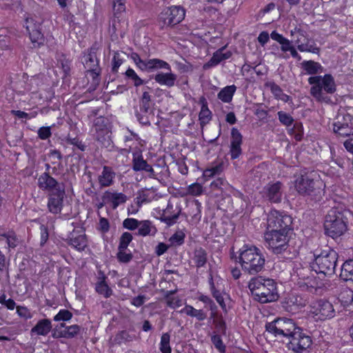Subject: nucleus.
<instances>
[{"label": "nucleus", "mask_w": 353, "mask_h": 353, "mask_svg": "<svg viewBox=\"0 0 353 353\" xmlns=\"http://www.w3.org/2000/svg\"><path fill=\"white\" fill-rule=\"evenodd\" d=\"M265 330L276 338L288 339L290 347L296 353H308L312 344L311 337L291 319L277 318L266 323Z\"/></svg>", "instance_id": "1"}, {"label": "nucleus", "mask_w": 353, "mask_h": 353, "mask_svg": "<svg viewBox=\"0 0 353 353\" xmlns=\"http://www.w3.org/2000/svg\"><path fill=\"white\" fill-rule=\"evenodd\" d=\"M238 254L236 261L245 272L254 275L264 270L265 256L256 246L244 245L238 251Z\"/></svg>", "instance_id": "2"}, {"label": "nucleus", "mask_w": 353, "mask_h": 353, "mask_svg": "<svg viewBox=\"0 0 353 353\" xmlns=\"http://www.w3.org/2000/svg\"><path fill=\"white\" fill-rule=\"evenodd\" d=\"M248 288L254 299L261 303L275 301L279 297L276 283L271 279L253 277L248 283Z\"/></svg>", "instance_id": "3"}, {"label": "nucleus", "mask_w": 353, "mask_h": 353, "mask_svg": "<svg viewBox=\"0 0 353 353\" xmlns=\"http://www.w3.org/2000/svg\"><path fill=\"white\" fill-rule=\"evenodd\" d=\"M308 83L312 85L310 94L316 101L326 103L331 102L330 98L327 94H332L336 90L334 79L331 74L310 77L308 79Z\"/></svg>", "instance_id": "4"}, {"label": "nucleus", "mask_w": 353, "mask_h": 353, "mask_svg": "<svg viewBox=\"0 0 353 353\" xmlns=\"http://www.w3.org/2000/svg\"><path fill=\"white\" fill-rule=\"evenodd\" d=\"M337 259L338 254L334 250H323L310 263V268L317 274L330 276L335 272Z\"/></svg>", "instance_id": "5"}, {"label": "nucleus", "mask_w": 353, "mask_h": 353, "mask_svg": "<svg viewBox=\"0 0 353 353\" xmlns=\"http://www.w3.org/2000/svg\"><path fill=\"white\" fill-rule=\"evenodd\" d=\"M323 185L320 175L314 170L301 174L294 183L296 191L302 195H309L316 189L321 188Z\"/></svg>", "instance_id": "6"}, {"label": "nucleus", "mask_w": 353, "mask_h": 353, "mask_svg": "<svg viewBox=\"0 0 353 353\" xmlns=\"http://www.w3.org/2000/svg\"><path fill=\"white\" fill-rule=\"evenodd\" d=\"M288 230H267L264 234L265 242L274 254H281L288 248Z\"/></svg>", "instance_id": "7"}, {"label": "nucleus", "mask_w": 353, "mask_h": 353, "mask_svg": "<svg viewBox=\"0 0 353 353\" xmlns=\"http://www.w3.org/2000/svg\"><path fill=\"white\" fill-rule=\"evenodd\" d=\"M324 228L325 234L333 239L342 235L347 229L342 214L336 210H330L325 217Z\"/></svg>", "instance_id": "8"}, {"label": "nucleus", "mask_w": 353, "mask_h": 353, "mask_svg": "<svg viewBox=\"0 0 353 353\" xmlns=\"http://www.w3.org/2000/svg\"><path fill=\"white\" fill-rule=\"evenodd\" d=\"M185 15V10L180 6L166 7L158 16V24L162 29L173 27L181 22Z\"/></svg>", "instance_id": "9"}, {"label": "nucleus", "mask_w": 353, "mask_h": 353, "mask_svg": "<svg viewBox=\"0 0 353 353\" xmlns=\"http://www.w3.org/2000/svg\"><path fill=\"white\" fill-rule=\"evenodd\" d=\"M292 222L291 216L284 212L275 210H271L268 215V230H283L290 231Z\"/></svg>", "instance_id": "10"}, {"label": "nucleus", "mask_w": 353, "mask_h": 353, "mask_svg": "<svg viewBox=\"0 0 353 353\" xmlns=\"http://www.w3.org/2000/svg\"><path fill=\"white\" fill-rule=\"evenodd\" d=\"M310 312L315 319L319 321L330 319L336 315L334 305L331 302L323 299L313 303L311 305Z\"/></svg>", "instance_id": "11"}, {"label": "nucleus", "mask_w": 353, "mask_h": 353, "mask_svg": "<svg viewBox=\"0 0 353 353\" xmlns=\"http://www.w3.org/2000/svg\"><path fill=\"white\" fill-rule=\"evenodd\" d=\"M92 130L94 132V135L98 141L105 147L110 146V130L106 118L103 117H97L93 121Z\"/></svg>", "instance_id": "12"}, {"label": "nucleus", "mask_w": 353, "mask_h": 353, "mask_svg": "<svg viewBox=\"0 0 353 353\" xmlns=\"http://www.w3.org/2000/svg\"><path fill=\"white\" fill-rule=\"evenodd\" d=\"M283 185L280 181L268 183L261 192L262 197L274 203L281 201L283 194Z\"/></svg>", "instance_id": "13"}, {"label": "nucleus", "mask_w": 353, "mask_h": 353, "mask_svg": "<svg viewBox=\"0 0 353 353\" xmlns=\"http://www.w3.org/2000/svg\"><path fill=\"white\" fill-rule=\"evenodd\" d=\"M125 0H112L111 22L114 31L118 29L119 24L125 20Z\"/></svg>", "instance_id": "14"}, {"label": "nucleus", "mask_w": 353, "mask_h": 353, "mask_svg": "<svg viewBox=\"0 0 353 353\" xmlns=\"http://www.w3.org/2000/svg\"><path fill=\"white\" fill-rule=\"evenodd\" d=\"M65 192L64 188L57 189V191L50 192L48 197V210L54 214L61 212L63 206V199Z\"/></svg>", "instance_id": "15"}, {"label": "nucleus", "mask_w": 353, "mask_h": 353, "mask_svg": "<svg viewBox=\"0 0 353 353\" xmlns=\"http://www.w3.org/2000/svg\"><path fill=\"white\" fill-rule=\"evenodd\" d=\"M40 23L35 22L32 18L26 19V28L34 47H39L44 41L43 34L40 30Z\"/></svg>", "instance_id": "16"}, {"label": "nucleus", "mask_w": 353, "mask_h": 353, "mask_svg": "<svg viewBox=\"0 0 353 353\" xmlns=\"http://www.w3.org/2000/svg\"><path fill=\"white\" fill-rule=\"evenodd\" d=\"M181 212V208L180 205H176L174 207L172 203L169 201L166 208L163 210L159 219L167 225L171 226L176 223Z\"/></svg>", "instance_id": "17"}, {"label": "nucleus", "mask_w": 353, "mask_h": 353, "mask_svg": "<svg viewBox=\"0 0 353 353\" xmlns=\"http://www.w3.org/2000/svg\"><path fill=\"white\" fill-rule=\"evenodd\" d=\"M132 168L135 172L144 171L148 173L150 178H154L156 176L152 165L143 159L141 152H134L132 154Z\"/></svg>", "instance_id": "18"}, {"label": "nucleus", "mask_w": 353, "mask_h": 353, "mask_svg": "<svg viewBox=\"0 0 353 353\" xmlns=\"http://www.w3.org/2000/svg\"><path fill=\"white\" fill-rule=\"evenodd\" d=\"M232 52L226 49V46L220 48L216 50L210 59L203 65V69L208 70L209 68L215 67L221 63L222 61L228 60L231 58Z\"/></svg>", "instance_id": "19"}, {"label": "nucleus", "mask_w": 353, "mask_h": 353, "mask_svg": "<svg viewBox=\"0 0 353 353\" xmlns=\"http://www.w3.org/2000/svg\"><path fill=\"white\" fill-rule=\"evenodd\" d=\"M37 185L41 190L50 192L57 191V189L64 188L47 172H45L39 176Z\"/></svg>", "instance_id": "20"}, {"label": "nucleus", "mask_w": 353, "mask_h": 353, "mask_svg": "<svg viewBox=\"0 0 353 353\" xmlns=\"http://www.w3.org/2000/svg\"><path fill=\"white\" fill-rule=\"evenodd\" d=\"M243 143V137L239 130L235 128L231 130V141L230 145V153L232 159L239 157L242 153L241 145Z\"/></svg>", "instance_id": "21"}, {"label": "nucleus", "mask_w": 353, "mask_h": 353, "mask_svg": "<svg viewBox=\"0 0 353 353\" xmlns=\"http://www.w3.org/2000/svg\"><path fill=\"white\" fill-rule=\"evenodd\" d=\"M68 244L79 252L83 251L88 246L86 235L73 231L68 237Z\"/></svg>", "instance_id": "22"}, {"label": "nucleus", "mask_w": 353, "mask_h": 353, "mask_svg": "<svg viewBox=\"0 0 353 353\" xmlns=\"http://www.w3.org/2000/svg\"><path fill=\"white\" fill-rule=\"evenodd\" d=\"M52 327V322L48 319H43L39 320L37 324L31 329L30 334L32 336L36 334L38 336H47L51 331Z\"/></svg>", "instance_id": "23"}, {"label": "nucleus", "mask_w": 353, "mask_h": 353, "mask_svg": "<svg viewBox=\"0 0 353 353\" xmlns=\"http://www.w3.org/2000/svg\"><path fill=\"white\" fill-rule=\"evenodd\" d=\"M115 172L109 166H103L101 174L98 176V181L101 188H106L112 185L115 178Z\"/></svg>", "instance_id": "24"}, {"label": "nucleus", "mask_w": 353, "mask_h": 353, "mask_svg": "<svg viewBox=\"0 0 353 353\" xmlns=\"http://www.w3.org/2000/svg\"><path fill=\"white\" fill-rule=\"evenodd\" d=\"M176 78V75L171 70L168 72H158L154 77V79L157 83L168 88L173 87L175 85Z\"/></svg>", "instance_id": "25"}, {"label": "nucleus", "mask_w": 353, "mask_h": 353, "mask_svg": "<svg viewBox=\"0 0 353 353\" xmlns=\"http://www.w3.org/2000/svg\"><path fill=\"white\" fill-rule=\"evenodd\" d=\"M160 69L170 71L171 67L168 62L163 60L159 59H150L145 60L142 71L153 72Z\"/></svg>", "instance_id": "26"}, {"label": "nucleus", "mask_w": 353, "mask_h": 353, "mask_svg": "<svg viewBox=\"0 0 353 353\" xmlns=\"http://www.w3.org/2000/svg\"><path fill=\"white\" fill-rule=\"evenodd\" d=\"M101 274V276L99 277L95 284V291L104 298L108 299L112 295L113 291L106 282V276L103 273Z\"/></svg>", "instance_id": "27"}, {"label": "nucleus", "mask_w": 353, "mask_h": 353, "mask_svg": "<svg viewBox=\"0 0 353 353\" xmlns=\"http://www.w3.org/2000/svg\"><path fill=\"white\" fill-rule=\"evenodd\" d=\"M137 234L141 236H154L157 229L150 220L139 221Z\"/></svg>", "instance_id": "28"}, {"label": "nucleus", "mask_w": 353, "mask_h": 353, "mask_svg": "<svg viewBox=\"0 0 353 353\" xmlns=\"http://www.w3.org/2000/svg\"><path fill=\"white\" fill-rule=\"evenodd\" d=\"M179 312L185 314L190 317L196 318L198 321H202L207 318V314L203 310H197L190 305H185Z\"/></svg>", "instance_id": "29"}, {"label": "nucleus", "mask_w": 353, "mask_h": 353, "mask_svg": "<svg viewBox=\"0 0 353 353\" xmlns=\"http://www.w3.org/2000/svg\"><path fill=\"white\" fill-rule=\"evenodd\" d=\"M201 103V111L199 114V120L201 126L208 124L212 119V112L209 110L208 103L204 97L200 99Z\"/></svg>", "instance_id": "30"}, {"label": "nucleus", "mask_w": 353, "mask_h": 353, "mask_svg": "<svg viewBox=\"0 0 353 353\" xmlns=\"http://www.w3.org/2000/svg\"><path fill=\"white\" fill-rule=\"evenodd\" d=\"M301 66L306 74L315 75L323 72L322 65L319 63L312 60L303 61L301 63Z\"/></svg>", "instance_id": "31"}, {"label": "nucleus", "mask_w": 353, "mask_h": 353, "mask_svg": "<svg viewBox=\"0 0 353 353\" xmlns=\"http://www.w3.org/2000/svg\"><path fill=\"white\" fill-rule=\"evenodd\" d=\"M236 90V86L235 85H227L220 90L217 97L223 103H230L232 101Z\"/></svg>", "instance_id": "32"}, {"label": "nucleus", "mask_w": 353, "mask_h": 353, "mask_svg": "<svg viewBox=\"0 0 353 353\" xmlns=\"http://www.w3.org/2000/svg\"><path fill=\"white\" fill-rule=\"evenodd\" d=\"M105 194L108 201L111 202L114 209L117 208L119 205L125 203L127 201V196L121 192H106Z\"/></svg>", "instance_id": "33"}, {"label": "nucleus", "mask_w": 353, "mask_h": 353, "mask_svg": "<svg viewBox=\"0 0 353 353\" xmlns=\"http://www.w3.org/2000/svg\"><path fill=\"white\" fill-rule=\"evenodd\" d=\"M192 260L196 268L203 267L208 260L205 250L201 248L196 249L193 253Z\"/></svg>", "instance_id": "34"}, {"label": "nucleus", "mask_w": 353, "mask_h": 353, "mask_svg": "<svg viewBox=\"0 0 353 353\" xmlns=\"http://www.w3.org/2000/svg\"><path fill=\"white\" fill-rule=\"evenodd\" d=\"M266 86L270 88L271 92L276 99L284 102H288L289 101L290 97L285 94L280 86L274 82H269L266 83Z\"/></svg>", "instance_id": "35"}, {"label": "nucleus", "mask_w": 353, "mask_h": 353, "mask_svg": "<svg viewBox=\"0 0 353 353\" xmlns=\"http://www.w3.org/2000/svg\"><path fill=\"white\" fill-rule=\"evenodd\" d=\"M0 241H5L8 248H14L19 243V239L12 231L0 234Z\"/></svg>", "instance_id": "36"}, {"label": "nucleus", "mask_w": 353, "mask_h": 353, "mask_svg": "<svg viewBox=\"0 0 353 353\" xmlns=\"http://www.w3.org/2000/svg\"><path fill=\"white\" fill-rule=\"evenodd\" d=\"M135 339L136 336L134 334H130L128 331L122 330L115 335L114 338V343L118 345H121L122 343L131 342Z\"/></svg>", "instance_id": "37"}, {"label": "nucleus", "mask_w": 353, "mask_h": 353, "mask_svg": "<svg viewBox=\"0 0 353 353\" xmlns=\"http://www.w3.org/2000/svg\"><path fill=\"white\" fill-rule=\"evenodd\" d=\"M341 275L346 281H353V259L346 261L343 264Z\"/></svg>", "instance_id": "38"}, {"label": "nucleus", "mask_w": 353, "mask_h": 353, "mask_svg": "<svg viewBox=\"0 0 353 353\" xmlns=\"http://www.w3.org/2000/svg\"><path fill=\"white\" fill-rule=\"evenodd\" d=\"M223 171V165L219 163L216 165L215 166L203 170V179L204 181H209L211 178L214 177L216 175L220 174Z\"/></svg>", "instance_id": "39"}, {"label": "nucleus", "mask_w": 353, "mask_h": 353, "mask_svg": "<svg viewBox=\"0 0 353 353\" xmlns=\"http://www.w3.org/2000/svg\"><path fill=\"white\" fill-rule=\"evenodd\" d=\"M189 214L195 220H199L201 216V203L198 200H194L188 205Z\"/></svg>", "instance_id": "40"}, {"label": "nucleus", "mask_w": 353, "mask_h": 353, "mask_svg": "<svg viewBox=\"0 0 353 353\" xmlns=\"http://www.w3.org/2000/svg\"><path fill=\"white\" fill-rule=\"evenodd\" d=\"M295 43L297 44V49L301 52H307L313 54H319L320 52L319 48L317 47L314 42L312 43H310L309 42L306 43H299V40L297 39Z\"/></svg>", "instance_id": "41"}, {"label": "nucleus", "mask_w": 353, "mask_h": 353, "mask_svg": "<svg viewBox=\"0 0 353 353\" xmlns=\"http://www.w3.org/2000/svg\"><path fill=\"white\" fill-rule=\"evenodd\" d=\"M170 335L169 333H163L161 337L159 350L161 353H171L172 349L170 345Z\"/></svg>", "instance_id": "42"}, {"label": "nucleus", "mask_w": 353, "mask_h": 353, "mask_svg": "<svg viewBox=\"0 0 353 353\" xmlns=\"http://www.w3.org/2000/svg\"><path fill=\"white\" fill-rule=\"evenodd\" d=\"M155 197L154 191L151 190H146L145 191H142L135 198V200L141 203L142 204L151 202Z\"/></svg>", "instance_id": "43"}, {"label": "nucleus", "mask_w": 353, "mask_h": 353, "mask_svg": "<svg viewBox=\"0 0 353 353\" xmlns=\"http://www.w3.org/2000/svg\"><path fill=\"white\" fill-rule=\"evenodd\" d=\"M333 130L334 133L341 137H347L351 134V130L347 123L336 122L334 123Z\"/></svg>", "instance_id": "44"}, {"label": "nucleus", "mask_w": 353, "mask_h": 353, "mask_svg": "<svg viewBox=\"0 0 353 353\" xmlns=\"http://www.w3.org/2000/svg\"><path fill=\"white\" fill-rule=\"evenodd\" d=\"M84 67L87 69V71L92 69L99 68V60L94 54H89L85 58Z\"/></svg>", "instance_id": "45"}, {"label": "nucleus", "mask_w": 353, "mask_h": 353, "mask_svg": "<svg viewBox=\"0 0 353 353\" xmlns=\"http://www.w3.org/2000/svg\"><path fill=\"white\" fill-rule=\"evenodd\" d=\"M203 185L199 183H193L187 188V194L194 196H199L203 194Z\"/></svg>", "instance_id": "46"}, {"label": "nucleus", "mask_w": 353, "mask_h": 353, "mask_svg": "<svg viewBox=\"0 0 353 353\" xmlns=\"http://www.w3.org/2000/svg\"><path fill=\"white\" fill-rule=\"evenodd\" d=\"M61 326L65 327V330L63 331V336L67 338H72L75 336L81 330V327L78 325L65 326V324L62 323Z\"/></svg>", "instance_id": "47"}, {"label": "nucleus", "mask_w": 353, "mask_h": 353, "mask_svg": "<svg viewBox=\"0 0 353 353\" xmlns=\"http://www.w3.org/2000/svg\"><path fill=\"white\" fill-rule=\"evenodd\" d=\"M125 75L128 79L133 81L134 85L136 87L143 84V81L137 75L136 72L132 68H129L125 71Z\"/></svg>", "instance_id": "48"}, {"label": "nucleus", "mask_w": 353, "mask_h": 353, "mask_svg": "<svg viewBox=\"0 0 353 353\" xmlns=\"http://www.w3.org/2000/svg\"><path fill=\"white\" fill-rule=\"evenodd\" d=\"M132 241V235L128 232H123L119 239V250H127L130 243Z\"/></svg>", "instance_id": "49"}, {"label": "nucleus", "mask_w": 353, "mask_h": 353, "mask_svg": "<svg viewBox=\"0 0 353 353\" xmlns=\"http://www.w3.org/2000/svg\"><path fill=\"white\" fill-rule=\"evenodd\" d=\"M289 132L291 134L294 135L296 141H301L303 135V125L301 123H296Z\"/></svg>", "instance_id": "50"}, {"label": "nucleus", "mask_w": 353, "mask_h": 353, "mask_svg": "<svg viewBox=\"0 0 353 353\" xmlns=\"http://www.w3.org/2000/svg\"><path fill=\"white\" fill-rule=\"evenodd\" d=\"M72 317V314L68 310H60L59 312L54 316V321H68Z\"/></svg>", "instance_id": "51"}, {"label": "nucleus", "mask_w": 353, "mask_h": 353, "mask_svg": "<svg viewBox=\"0 0 353 353\" xmlns=\"http://www.w3.org/2000/svg\"><path fill=\"white\" fill-rule=\"evenodd\" d=\"M278 118L279 121L286 126H290L294 121V119L290 114L283 111L278 112Z\"/></svg>", "instance_id": "52"}, {"label": "nucleus", "mask_w": 353, "mask_h": 353, "mask_svg": "<svg viewBox=\"0 0 353 353\" xmlns=\"http://www.w3.org/2000/svg\"><path fill=\"white\" fill-rule=\"evenodd\" d=\"M123 63V59L121 57L120 53L119 52H115L112 60V71L114 73L117 72L119 67Z\"/></svg>", "instance_id": "53"}, {"label": "nucleus", "mask_w": 353, "mask_h": 353, "mask_svg": "<svg viewBox=\"0 0 353 353\" xmlns=\"http://www.w3.org/2000/svg\"><path fill=\"white\" fill-rule=\"evenodd\" d=\"M167 305L172 309H176L182 305V300L179 296H170L166 298Z\"/></svg>", "instance_id": "54"}, {"label": "nucleus", "mask_w": 353, "mask_h": 353, "mask_svg": "<svg viewBox=\"0 0 353 353\" xmlns=\"http://www.w3.org/2000/svg\"><path fill=\"white\" fill-rule=\"evenodd\" d=\"M139 221L134 218H127L123 221L124 228L129 230H134L139 227Z\"/></svg>", "instance_id": "55"}, {"label": "nucleus", "mask_w": 353, "mask_h": 353, "mask_svg": "<svg viewBox=\"0 0 353 353\" xmlns=\"http://www.w3.org/2000/svg\"><path fill=\"white\" fill-rule=\"evenodd\" d=\"M100 72H101L100 68L92 69L90 70L87 71V75L89 77L92 78V83L94 86L98 85L100 82V79H99Z\"/></svg>", "instance_id": "56"}, {"label": "nucleus", "mask_w": 353, "mask_h": 353, "mask_svg": "<svg viewBox=\"0 0 353 353\" xmlns=\"http://www.w3.org/2000/svg\"><path fill=\"white\" fill-rule=\"evenodd\" d=\"M185 234L183 232L179 231L175 232L170 238V241L172 244L180 245L183 243Z\"/></svg>", "instance_id": "57"}, {"label": "nucleus", "mask_w": 353, "mask_h": 353, "mask_svg": "<svg viewBox=\"0 0 353 353\" xmlns=\"http://www.w3.org/2000/svg\"><path fill=\"white\" fill-rule=\"evenodd\" d=\"M211 341L214 347L221 352H224L225 350V346L223 345L221 337L220 335H213L211 337Z\"/></svg>", "instance_id": "58"}, {"label": "nucleus", "mask_w": 353, "mask_h": 353, "mask_svg": "<svg viewBox=\"0 0 353 353\" xmlns=\"http://www.w3.org/2000/svg\"><path fill=\"white\" fill-rule=\"evenodd\" d=\"M38 137L42 140H46L51 137V128L50 127H41L38 130Z\"/></svg>", "instance_id": "59"}, {"label": "nucleus", "mask_w": 353, "mask_h": 353, "mask_svg": "<svg viewBox=\"0 0 353 353\" xmlns=\"http://www.w3.org/2000/svg\"><path fill=\"white\" fill-rule=\"evenodd\" d=\"M228 185V184L225 179L222 178H218L210 183V188L213 190H221L223 188V187Z\"/></svg>", "instance_id": "60"}, {"label": "nucleus", "mask_w": 353, "mask_h": 353, "mask_svg": "<svg viewBox=\"0 0 353 353\" xmlns=\"http://www.w3.org/2000/svg\"><path fill=\"white\" fill-rule=\"evenodd\" d=\"M117 258L120 262L128 263L132 259V256L131 253L126 252V250H119Z\"/></svg>", "instance_id": "61"}, {"label": "nucleus", "mask_w": 353, "mask_h": 353, "mask_svg": "<svg viewBox=\"0 0 353 353\" xmlns=\"http://www.w3.org/2000/svg\"><path fill=\"white\" fill-rule=\"evenodd\" d=\"M130 58L134 61L137 67L141 70H143L145 60L141 59L137 52H132L130 54Z\"/></svg>", "instance_id": "62"}, {"label": "nucleus", "mask_w": 353, "mask_h": 353, "mask_svg": "<svg viewBox=\"0 0 353 353\" xmlns=\"http://www.w3.org/2000/svg\"><path fill=\"white\" fill-rule=\"evenodd\" d=\"M17 313L19 316L23 317L26 319H29L32 318V314L30 310L26 307L17 306Z\"/></svg>", "instance_id": "63"}, {"label": "nucleus", "mask_w": 353, "mask_h": 353, "mask_svg": "<svg viewBox=\"0 0 353 353\" xmlns=\"http://www.w3.org/2000/svg\"><path fill=\"white\" fill-rule=\"evenodd\" d=\"M40 232H41V240L40 244L43 246L48 241L49 237L48 229L47 226L45 225H41L40 226Z\"/></svg>", "instance_id": "64"}]
</instances>
